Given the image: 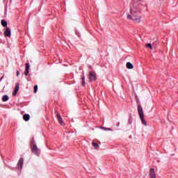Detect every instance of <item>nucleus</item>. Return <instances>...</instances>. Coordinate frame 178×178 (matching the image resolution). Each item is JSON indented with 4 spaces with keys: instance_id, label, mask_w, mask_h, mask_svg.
Instances as JSON below:
<instances>
[{
    "instance_id": "nucleus-1",
    "label": "nucleus",
    "mask_w": 178,
    "mask_h": 178,
    "mask_svg": "<svg viewBox=\"0 0 178 178\" xmlns=\"http://www.w3.org/2000/svg\"><path fill=\"white\" fill-rule=\"evenodd\" d=\"M141 0H134V5L131 8V15H127L129 20H133L135 23H140L141 22V16H140V8L138 6L140 5Z\"/></svg>"
},
{
    "instance_id": "nucleus-2",
    "label": "nucleus",
    "mask_w": 178,
    "mask_h": 178,
    "mask_svg": "<svg viewBox=\"0 0 178 178\" xmlns=\"http://www.w3.org/2000/svg\"><path fill=\"white\" fill-rule=\"evenodd\" d=\"M137 108H138V115L143 124H144L145 126H147V122L144 119V110L143 109V106H141V104H138Z\"/></svg>"
},
{
    "instance_id": "nucleus-3",
    "label": "nucleus",
    "mask_w": 178,
    "mask_h": 178,
    "mask_svg": "<svg viewBox=\"0 0 178 178\" xmlns=\"http://www.w3.org/2000/svg\"><path fill=\"white\" fill-rule=\"evenodd\" d=\"M32 144V147H31V150L32 152H33V154H35V155H37L38 156V155H40V149H38V147H37V145L34 144V142H31Z\"/></svg>"
},
{
    "instance_id": "nucleus-4",
    "label": "nucleus",
    "mask_w": 178,
    "mask_h": 178,
    "mask_svg": "<svg viewBox=\"0 0 178 178\" xmlns=\"http://www.w3.org/2000/svg\"><path fill=\"white\" fill-rule=\"evenodd\" d=\"M57 120L58 123L60 124V126H65V122H63V119H62V117L60 116V114L59 113L56 112Z\"/></svg>"
},
{
    "instance_id": "nucleus-5",
    "label": "nucleus",
    "mask_w": 178,
    "mask_h": 178,
    "mask_svg": "<svg viewBox=\"0 0 178 178\" xmlns=\"http://www.w3.org/2000/svg\"><path fill=\"white\" fill-rule=\"evenodd\" d=\"M95 80H97L95 72H89V81H95Z\"/></svg>"
},
{
    "instance_id": "nucleus-6",
    "label": "nucleus",
    "mask_w": 178,
    "mask_h": 178,
    "mask_svg": "<svg viewBox=\"0 0 178 178\" xmlns=\"http://www.w3.org/2000/svg\"><path fill=\"white\" fill-rule=\"evenodd\" d=\"M12 35V31H10V28L6 27V31H4L5 37H10Z\"/></svg>"
},
{
    "instance_id": "nucleus-7",
    "label": "nucleus",
    "mask_w": 178,
    "mask_h": 178,
    "mask_svg": "<svg viewBox=\"0 0 178 178\" xmlns=\"http://www.w3.org/2000/svg\"><path fill=\"white\" fill-rule=\"evenodd\" d=\"M149 178H156V174L155 173V169H154V168L150 169Z\"/></svg>"
},
{
    "instance_id": "nucleus-8",
    "label": "nucleus",
    "mask_w": 178,
    "mask_h": 178,
    "mask_svg": "<svg viewBox=\"0 0 178 178\" xmlns=\"http://www.w3.org/2000/svg\"><path fill=\"white\" fill-rule=\"evenodd\" d=\"M19 83H17L16 85H15V90L13 92V97H15L17 94V92H19Z\"/></svg>"
},
{
    "instance_id": "nucleus-9",
    "label": "nucleus",
    "mask_w": 178,
    "mask_h": 178,
    "mask_svg": "<svg viewBox=\"0 0 178 178\" xmlns=\"http://www.w3.org/2000/svg\"><path fill=\"white\" fill-rule=\"evenodd\" d=\"M23 158H21L19 161H18V169H22L23 168Z\"/></svg>"
},
{
    "instance_id": "nucleus-10",
    "label": "nucleus",
    "mask_w": 178,
    "mask_h": 178,
    "mask_svg": "<svg viewBox=\"0 0 178 178\" xmlns=\"http://www.w3.org/2000/svg\"><path fill=\"white\" fill-rule=\"evenodd\" d=\"M23 119L25 122H29L30 120V115L29 114H24L23 115Z\"/></svg>"
},
{
    "instance_id": "nucleus-11",
    "label": "nucleus",
    "mask_w": 178,
    "mask_h": 178,
    "mask_svg": "<svg viewBox=\"0 0 178 178\" xmlns=\"http://www.w3.org/2000/svg\"><path fill=\"white\" fill-rule=\"evenodd\" d=\"M1 24L3 26V27H8V22H6L5 19H2L1 21Z\"/></svg>"
},
{
    "instance_id": "nucleus-12",
    "label": "nucleus",
    "mask_w": 178,
    "mask_h": 178,
    "mask_svg": "<svg viewBox=\"0 0 178 178\" xmlns=\"http://www.w3.org/2000/svg\"><path fill=\"white\" fill-rule=\"evenodd\" d=\"M2 101L3 102H6L7 101H9V96L8 95H5L2 97Z\"/></svg>"
},
{
    "instance_id": "nucleus-13",
    "label": "nucleus",
    "mask_w": 178,
    "mask_h": 178,
    "mask_svg": "<svg viewBox=\"0 0 178 178\" xmlns=\"http://www.w3.org/2000/svg\"><path fill=\"white\" fill-rule=\"evenodd\" d=\"M126 66H127V69H133L134 67L133 66V64H131V63H130V62L127 63Z\"/></svg>"
},
{
    "instance_id": "nucleus-14",
    "label": "nucleus",
    "mask_w": 178,
    "mask_h": 178,
    "mask_svg": "<svg viewBox=\"0 0 178 178\" xmlns=\"http://www.w3.org/2000/svg\"><path fill=\"white\" fill-rule=\"evenodd\" d=\"M92 145L94 147L95 149H98V148H99V145L97 143L92 142Z\"/></svg>"
},
{
    "instance_id": "nucleus-15",
    "label": "nucleus",
    "mask_w": 178,
    "mask_h": 178,
    "mask_svg": "<svg viewBox=\"0 0 178 178\" xmlns=\"http://www.w3.org/2000/svg\"><path fill=\"white\" fill-rule=\"evenodd\" d=\"M86 76H82V86H86Z\"/></svg>"
},
{
    "instance_id": "nucleus-16",
    "label": "nucleus",
    "mask_w": 178,
    "mask_h": 178,
    "mask_svg": "<svg viewBox=\"0 0 178 178\" xmlns=\"http://www.w3.org/2000/svg\"><path fill=\"white\" fill-rule=\"evenodd\" d=\"M38 90V86L35 85V86H34L33 92H34L35 94H37V90Z\"/></svg>"
},
{
    "instance_id": "nucleus-17",
    "label": "nucleus",
    "mask_w": 178,
    "mask_h": 178,
    "mask_svg": "<svg viewBox=\"0 0 178 178\" xmlns=\"http://www.w3.org/2000/svg\"><path fill=\"white\" fill-rule=\"evenodd\" d=\"M146 47L147 48H150V49H152V44H151V43H147L146 44Z\"/></svg>"
},
{
    "instance_id": "nucleus-18",
    "label": "nucleus",
    "mask_w": 178,
    "mask_h": 178,
    "mask_svg": "<svg viewBox=\"0 0 178 178\" xmlns=\"http://www.w3.org/2000/svg\"><path fill=\"white\" fill-rule=\"evenodd\" d=\"M25 66H26L25 70H30V65L29 63H26Z\"/></svg>"
},
{
    "instance_id": "nucleus-19",
    "label": "nucleus",
    "mask_w": 178,
    "mask_h": 178,
    "mask_svg": "<svg viewBox=\"0 0 178 178\" xmlns=\"http://www.w3.org/2000/svg\"><path fill=\"white\" fill-rule=\"evenodd\" d=\"M103 130H108V131H112V129L111 128L103 127Z\"/></svg>"
},
{
    "instance_id": "nucleus-20",
    "label": "nucleus",
    "mask_w": 178,
    "mask_h": 178,
    "mask_svg": "<svg viewBox=\"0 0 178 178\" xmlns=\"http://www.w3.org/2000/svg\"><path fill=\"white\" fill-rule=\"evenodd\" d=\"M25 76H29V70H25V73H24Z\"/></svg>"
},
{
    "instance_id": "nucleus-21",
    "label": "nucleus",
    "mask_w": 178,
    "mask_h": 178,
    "mask_svg": "<svg viewBox=\"0 0 178 178\" xmlns=\"http://www.w3.org/2000/svg\"><path fill=\"white\" fill-rule=\"evenodd\" d=\"M20 75V72L19 71H17V76H19Z\"/></svg>"
},
{
    "instance_id": "nucleus-22",
    "label": "nucleus",
    "mask_w": 178,
    "mask_h": 178,
    "mask_svg": "<svg viewBox=\"0 0 178 178\" xmlns=\"http://www.w3.org/2000/svg\"><path fill=\"white\" fill-rule=\"evenodd\" d=\"M0 79H1V80H2L3 79V76L1 78H0Z\"/></svg>"
},
{
    "instance_id": "nucleus-23",
    "label": "nucleus",
    "mask_w": 178,
    "mask_h": 178,
    "mask_svg": "<svg viewBox=\"0 0 178 178\" xmlns=\"http://www.w3.org/2000/svg\"><path fill=\"white\" fill-rule=\"evenodd\" d=\"M0 81H2V79L0 78Z\"/></svg>"
}]
</instances>
